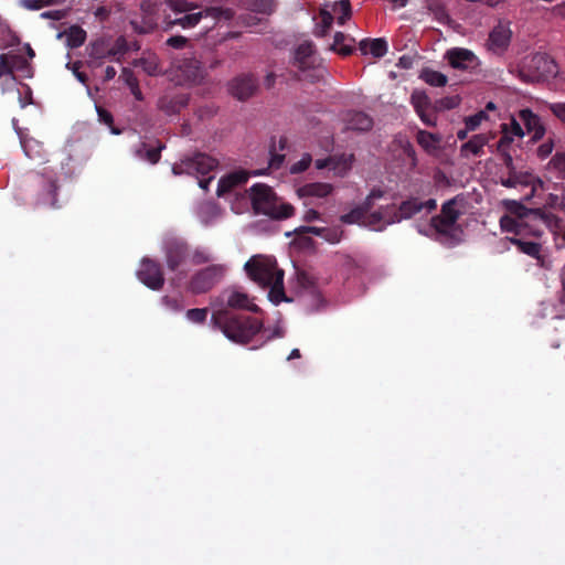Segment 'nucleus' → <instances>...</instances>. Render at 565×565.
Instances as JSON below:
<instances>
[{
    "label": "nucleus",
    "mask_w": 565,
    "mask_h": 565,
    "mask_svg": "<svg viewBox=\"0 0 565 565\" xmlns=\"http://www.w3.org/2000/svg\"><path fill=\"white\" fill-rule=\"evenodd\" d=\"M247 276L259 287L268 289V298L278 305L287 301L284 289V270L271 256L254 255L244 265Z\"/></svg>",
    "instance_id": "1"
},
{
    "label": "nucleus",
    "mask_w": 565,
    "mask_h": 565,
    "mask_svg": "<svg viewBox=\"0 0 565 565\" xmlns=\"http://www.w3.org/2000/svg\"><path fill=\"white\" fill-rule=\"evenodd\" d=\"M214 330L221 331L230 341L238 344L249 342L263 328L259 320L250 317L230 315L225 310H215L210 320Z\"/></svg>",
    "instance_id": "2"
},
{
    "label": "nucleus",
    "mask_w": 565,
    "mask_h": 565,
    "mask_svg": "<svg viewBox=\"0 0 565 565\" xmlns=\"http://www.w3.org/2000/svg\"><path fill=\"white\" fill-rule=\"evenodd\" d=\"M249 199L256 214L282 220L290 217L295 212L291 204L277 198L273 189L264 183H256L249 188Z\"/></svg>",
    "instance_id": "3"
},
{
    "label": "nucleus",
    "mask_w": 565,
    "mask_h": 565,
    "mask_svg": "<svg viewBox=\"0 0 565 565\" xmlns=\"http://www.w3.org/2000/svg\"><path fill=\"white\" fill-rule=\"evenodd\" d=\"M216 166L217 161L211 156L205 153H196L193 157L182 159L180 162L174 163L172 167V172L175 175H194L198 179L199 186L206 191L214 177L210 175L204 178V175L213 171Z\"/></svg>",
    "instance_id": "4"
},
{
    "label": "nucleus",
    "mask_w": 565,
    "mask_h": 565,
    "mask_svg": "<svg viewBox=\"0 0 565 565\" xmlns=\"http://www.w3.org/2000/svg\"><path fill=\"white\" fill-rule=\"evenodd\" d=\"M557 65L546 54H533L522 60L515 71L518 77L524 83H534L554 76Z\"/></svg>",
    "instance_id": "5"
},
{
    "label": "nucleus",
    "mask_w": 565,
    "mask_h": 565,
    "mask_svg": "<svg viewBox=\"0 0 565 565\" xmlns=\"http://www.w3.org/2000/svg\"><path fill=\"white\" fill-rule=\"evenodd\" d=\"M162 252L164 263L169 270L175 273L173 282L182 280L188 271L184 269L190 256V246L188 243L178 237H169L163 241Z\"/></svg>",
    "instance_id": "6"
},
{
    "label": "nucleus",
    "mask_w": 565,
    "mask_h": 565,
    "mask_svg": "<svg viewBox=\"0 0 565 565\" xmlns=\"http://www.w3.org/2000/svg\"><path fill=\"white\" fill-rule=\"evenodd\" d=\"M226 273L225 264H210L192 275L188 289L196 295L207 292L224 278Z\"/></svg>",
    "instance_id": "7"
},
{
    "label": "nucleus",
    "mask_w": 565,
    "mask_h": 565,
    "mask_svg": "<svg viewBox=\"0 0 565 565\" xmlns=\"http://www.w3.org/2000/svg\"><path fill=\"white\" fill-rule=\"evenodd\" d=\"M465 199L457 195L445 202L438 216L433 217L434 227L439 232L447 234L455 227L457 220L463 213Z\"/></svg>",
    "instance_id": "8"
},
{
    "label": "nucleus",
    "mask_w": 565,
    "mask_h": 565,
    "mask_svg": "<svg viewBox=\"0 0 565 565\" xmlns=\"http://www.w3.org/2000/svg\"><path fill=\"white\" fill-rule=\"evenodd\" d=\"M384 196V191L381 189H373L370 194L365 198L363 203L349 213L341 216V221L347 224H359L369 227V214L370 210L374 206L375 201L381 200Z\"/></svg>",
    "instance_id": "9"
},
{
    "label": "nucleus",
    "mask_w": 565,
    "mask_h": 565,
    "mask_svg": "<svg viewBox=\"0 0 565 565\" xmlns=\"http://www.w3.org/2000/svg\"><path fill=\"white\" fill-rule=\"evenodd\" d=\"M138 279L152 290H159L164 284L160 265L149 258H142L137 270Z\"/></svg>",
    "instance_id": "10"
},
{
    "label": "nucleus",
    "mask_w": 565,
    "mask_h": 565,
    "mask_svg": "<svg viewBox=\"0 0 565 565\" xmlns=\"http://www.w3.org/2000/svg\"><path fill=\"white\" fill-rule=\"evenodd\" d=\"M25 70L26 74L30 73V66L25 60L15 54L0 55V81L2 84H14V72Z\"/></svg>",
    "instance_id": "11"
},
{
    "label": "nucleus",
    "mask_w": 565,
    "mask_h": 565,
    "mask_svg": "<svg viewBox=\"0 0 565 565\" xmlns=\"http://www.w3.org/2000/svg\"><path fill=\"white\" fill-rule=\"evenodd\" d=\"M445 57L451 67L457 70H473L480 64L479 58L468 49L454 47L446 52Z\"/></svg>",
    "instance_id": "12"
},
{
    "label": "nucleus",
    "mask_w": 565,
    "mask_h": 565,
    "mask_svg": "<svg viewBox=\"0 0 565 565\" xmlns=\"http://www.w3.org/2000/svg\"><path fill=\"white\" fill-rule=\"evenodd\" d=\"M518 116L525 127V134L531 136V141L536 142L543 139L546 128L539 115L529 108H524L519 111Z\"/></svg>",
    "instance_id": "13"
},
{
    "label": "nucleus",
    "mask_w": 565,
    "mask_h": 565,
    "mask_svg": "<svg viewBox=\"0 0 565 565\" xmlns=\"http://www.w3.org/2000/svg\"><path fill=\"white\" fill-rule=\"evenodd\" d=\"M369 227L374 231H382L386 226L398 223L397 206L387 204L369 214Z\"/></svg>",
    "instance_id": "14"
},
{
    "label": "nucleus",
    "mask_w": 565,
    "mask_h": 565,
    "mask_svg": "<svg viewBox=\"0 0 565 565\" xmlns=\"http://www.w3.org/2000/svg\"><path fill=\"white\" fill-rule=\"evenodd\" d=\"M224 14L226 19H230L232 18L233 13L230 9H226V10H222V9H218V8H207L206 10L204 11H200V12H195V13H189V14H185L181 18H178V19H174L173 21H170L168 23V28H171L172 25L174 24H179L181 25L183 29H190V28H194L195 25L199 24V22L201 21V19L205 15V17H220Z\"/></svg>",
    "instance_id": "15"
},
{
    "label": "nucleus",
    "mask_w": 565,
    "mask_h": 565,
    "mask_svg": "<svg viewBox=\"0 0 565 565\" xmlns=\"http://www.w3.org/2000/svg\"><path fill=\"white\" fill-rule=\"evenodd\" d=\"M436 206L437 203L434 199H429L427 201H419L418 199L406 200L397 206L398 223L419 214L422 211L429 213L435 210Z\"/></svg>",
    "instance_id": "16"
},
{
    "label": "nucleus",
    "mask_w": 565,
    "mask_h": 565,
    "mask_svg": "<svg viewBox=\"0 0 565 565\" xmlns=\"http://www.w3.org/2000/svg\"><path fill=\"white\" fill-rule=\"evenodd\" d=\"M511 244L518 247V249L536 259L537 264L541 267L548 268L551 265L550 259L542 253L543 247L542 244L531 241H525L519 237H508L507 238Z\"/></svg>",
    "instance_id": "17"
},
{
    "label": "nucleus",
    "mask_w": 565,
    "mask_h": 565,
    "mask_svg": "<svg viewBox=\"0 0 565 565\" xmlns=\"http://www.w3.org/2000/svg\"><path fill=\"white\" fill-rule=\"evenodd\" d=\"M256 87V79L252 75L237 76L227 84L228 93L239 100L253 96Z\"/></svg>",
    "instance_id": "18"
},
{
    "label": "nucleus",
    "mask_w": 565,
    "mask_h": 565,
    "mask_svg": "<svg viewBox=\"0 0 565 565\" xmlns=\"http://www.w3.org/2000/svg\"><path fill=\"white\" fill-rule=\"evenodd\" d=\"M499 223L501 230L507 233H514L515 235L529 234L535 237L542 235V231L534 228L527 221H521L509 214L501 216Z\"/></svg>",
    "instance_id": "19"
},
{
    "label": "nucleus",
    "mask_w": 565,
    "mask_h": 565,
    "mask_svg": "<svg viewBox=\"0 0 565 565\" xmlns=\"http://www.w3.org/2000/svg\"><path fill=\"white\" fill-rule=\"evenodd\" d=\"M520 119L515 117H511L510 122L501 125L502 137L498 142V150L503 154L508 153L507 149L513 142L514 138H523L525 136V130L521 126Z\"/></svg>",
    "instance_id": "20"
},
{
    "label": "nucleus",
    "mask_w": 565,
    "mask_h": 565,
    "mask_svg": "<svg viewBox=\"0 0 565 565\" xmlns=\"http://www.w3.org/2000/svg\"><path fill=\"white\" fill-rule=\"evenodd\" d=\"M262 173V171H253L249 173L243 170L228 173L218 180L216 190L217 195L223 196L233 191L236 186L246 183L250 175H258Z\"/></svg>",
    "instance_id": "21"
},
{
    "label": "nucleus",
    "mask_w": 565,
    "mask_h": 565,
    "mask_svg": "<svg viewBox=\"0 0 565 565\" xmlns=\"http://www.w3.org/2000/svg\"><path fill=\"white\" fill-rule=\"evenodd\" d=\"M512 31L508 24H498L489 34L488 49L493 53H502L510 44Z\"/></svg>",
    "instance_id": "22"
},
{
    "label": "nucleus",
    "mask_w": 565,
    "mask_h": 565,
    "mask_svg": "<svg viewBox=\"0 0 565 565\" xmlns=\"http://www.w3.org/2000/svg\"><path fill=\"white\" fill-rule=\"evenodd\" d=\"M504 162L509 169V175L501 180V184L505 188H515L518 185H530L535 180L534 175L530 172H518L513 166V159L510 153H504Z\"/></svg>",
    "instance_id": "23"
},
{
    "label": "nucleus",
    "mask_w": 565,
    "mask_h": 565,
    "mask_svg": "<svg viewBox=\"0 0 565 565\" xmlns=\"http://www.w3.org/2000/svg\"><path fill=\"white\" fill-rule=\"evenodd\" d=\"M295 64L301 70L306 71L312 67L316 63V50L313 43L305 41L300 43L295 50Z\"/></svg>",
    "instance_id": "24"
},
{
    "label": "nucleus",
    "mask_w": 565,
    "mask_h": 565,
    "mask_svg": "<svg viewBox=\"0 0 565 565\" xmlns=\"http://www.w3.org/2000/svg\"><path fill=\"white\" fill-rule=\"evenodd\" d=\"M182 76L190 83H200L204 77L201 62L194 57L185 58L178 65Z\"/></svg>",
    "instance_id": "25"
},
{
    "label": "nucleus",
    "mask_w": 565,
    "mask_h": 565,
    "mask_svg": "<svg viewBox=\"0 0 565 565\" xmlns=\"http://www.w3.org/2000/svg\"><path fill=\"white\" fill-rule=\"evenodd\" d=\"M224 296H226V305L230 308L234 309H244L252 312H257L258 307L255 305L248 297L247 294L239 291V290H228L224 292Z\"/></svg>",
    "instance_id": "26"
},
{
    "label": "nucleus",
    "mask_w": 565,
    "mask_h": 565,
    "mask_svg": "<svg viewBox=\"0 0 565 565\" xmlns=\"http://www.w3.org/2000/svg\"><path fill=\"white\" fill-rule=\"evenodd\" d=\"M489 142L486 134L473 135L467 142L460 147V154L463 158L483 154V148Z\"/></svg>",
    "instance_id": "27"
},
{
    "label": "nucleus",
    "mask_w": 565,
    "mask_h": 565,
    "mask_svg": "<svg viewBox=\"0 0 565 565\" xmlns=\"http://www.w3.org/2000/svg\"><path fill=\"white\" fill-rule=\"evenodd\" d=\"M502 204L510 213L509 215H512L521 221L529 220L530 222L535 223V212H537V209H529L515 200H504Z\"/></svg>",
    "instance_id": "28"
},
{
    "label": "nucleus",
    "mask_w": 565,
    "mask_h": 565,
    "mask_svg": "<svg viewBox=\"0 0 565 565\" xmlns=\"http://www.w3.org/2000/svg\"><path fill=\"white\" fill-rule=\"evenodd\" d=\"M535 222L543 223L554 235L555 239L563 233V220L553 213L537 209V212H535Z\"/></svg>",
    "instance_id": "29"
},
{
    "label": "nucleus",
    "mask_w": 565,
    "mask_h": 565,
    "mask_svg": "<svg viewBox=\"0 0 565 565\" xmlns=\"http://www.w3.org/2000/svg\"><path fill=\"white\" fill-rule=\"evenodd\" d=\"M345 129L353 131H366L372 127V119L364 113L361 111H350L347 114L345 119Z\"/></svg>",
    "instance_id": "30"
},
{
    "label": "nucleus",
    "mask_w": 565,
    "mask_h": 565,
    "mask_svg": "<svg viewBox=\"0 0 565 565\" xmlns=\"http://www.w3.org/2000/svg\"><path fill=\"white\" fill-rule=\"evenodd\" d=\"M359 47L363 54H371L374 57H382L387 53V43L382 38L362 40Z\"/></svg>",
    "instance_id": "31"
},
{
    "label": "nucleus",
    "mask_w": 565,
    "mask_h": 565,
    "mask_svg": "<svg viewBox=\"0 0 565 565\" xmlns=\"http://www.w3.org/2000/svg\"><path fill=\"white\" fill-rule=\"evenodd\" d=\"M411 100L420 119L428 126L435 125L433 119H425V111L430 105L428 96L422 90H414L412 93Z\"/></svg>",
    "instance_id": "32"
},
{
    "label": "nucleus",
    "mask_w": 565,
    "mask_h": 565,
    "mask_svg": "<svg viewBox=\"0 0 565 565\" xmlns=\"http://www.w3.org/2000/svg\"><path fill=\"white\" fill-rule=\"evenodd\" d=\"M441 138L431 132L419 130L417 132V142L428 153H436L439 150Z\"/></svg>",
    "instance_id": "33"
},
{
    "label": "nucleus",
    "mask_w": 565,
    "mask_h": 565,
    "mask_svg": "<svg viewBox=\"0 0 565 565\" xmlns=\"http://www.w3.org/2000/svg\"><path fill=\"white\" fill-rule=\"evenodd\" d=\"M353 154H342L340 157L329 158L331 170L339 177L345 175L352 168Z\"/></svg>",
    "instance_id": "34"
},
{
    "label": "nucleus",
    "mask_w": 565,
    "mask_h": 565,
    "mask_svg": "<svg viewBox=\"0 0 565 565\" xmlns=\"http://www.w3.org/2000/svg\"><path fill=\"white\" fill-rule=\"evenodd\" d=\"M354 40L343 34L342 32H337L334 34L333 44L330 46L331 51L338 52L339 54L347 56L353 51Z\"/></svg>",
    "instance_id": "35"
},
{
    "label": "nucleus",
    "mask_w": 565,
    "mask_h": 565,
    "mask_svg": "<svg viewBox=\"0 0 565 565\" xmlns=\"http://www.w3.org/2000/svg\"><path fill=\"white\" fill-rule=\"evenodd\" d=\"M215 259L213 252L207 247L190 248L189 262L194 266L210 264Z\"/></svg>",
    "instance_id": "36"
},
{
    "label": "nucleus",
    "mask_w": 565,
    "mask_h": 565,
    "mask_svg": "<svg viewBox=\"0 0 565 565\" xmlns=\"http://www.w3.org/2000/svg\"><path fill=\"white\" fill-rule=\"evenodd\" d=\"M64 36L66 45L72 49L82 46L86 41V32L78 25L71 26Z\"/></svg>",
    "instance_id": "37"
},
{
    "label": "nucleus",
    "mask_w": 565,
    "mask_h": 565,
    "mask_svg": "<svg viewBox=\"0 0 565 565\" xmlns=\"http://www.w3.org/2000/svg\"><path fill=\"white\" fill-rule=\"evenodd\" d=\"M420 78L430 86L434 87H443L447 84L448 78L445 74L434 71L430 68H425L420 73Z\"/></svg>",
    "instance_id": "38"
},
{
    "label": "nucleus",
    "mask_w": 565,
    "mask_h": 565,
    "mask_svg": "<svg viewBox=\"0 0 565 565\" xmlns=\"http://www.w3.org/2000/svg\"><path fill=\"white\" fill-rule=\"evenodd\" d=\"M19 42L17 34L10 29L8 23L0 18V49L12 46Z\"/></svg>",
    "instance_id": "39"
},
{
    "label": "nucleus",
    "mask_w": 565,
    "mask_h": 565,
    "mask_svg": "<svg viewBox=\"0 0 565 565\" xmlns=\"http://www.w3.org/2000/svg\"><path fill=\"white\" fill-rule=\"evenodd\" d=\"M135 64L140 66L150 76H156L160 73L158 57L154 55L143 56L136 61Z\"/></svg>",
    "instance_id": "40"
},
{
    "label": "nucleus",
    "mask_w": 565,
    "mask_h": 565,
    "mask_svg": "<svg viewBox=\"0 0 565 565\" xmlns=\"http://www.w3.org/2000/svg\"><path fill=\"white\" fill-rule=\"evenodd\" d=\"M332 10L338 14L337 22L340 25H343L352 15V9L349 0L334 2Z\"/></svg>",
    "instance_id": "41"
},
{
    "label": "nucleus",
    "mask_w": 565,
    "mask_h": 565,
    "mask_svg": "<svg viewBox=\"0 0 565 565\" xmlns=\"http://www.w3.org/2000/svg\"><path fill=\"white\" fill-rule=\"evenodd\" d=\"M21 145L25 156L29 157L30 159H36L42 157V145L38 140L33 138L21 139Z\"/></svg>",
    "instance_id": "42"
},
{
    "label": "nucleus",
    "mask_w": 565,
    "mask_h": 565,
    "mask_svg": "<svg viewBox=\"0 0 565 565\" xmlns=\"http://www.w3.org/2000/svg\"><path fill=\"white\" fill-rule=\"evenodd\" d=\"M303 191L311 196L324 198L332 192V186L328 183H312L307 185Z\"/></svg>",
    "instance_id": "43"
},
{
    "label": "nucleus",
    "mask_w": 565,
    "mask_h": 565,
    "mask_svg": "<svg viewBox=\"0 0 565 565\" xmlns=\"http://www.w3.org/2000/svg\"><path fill=\"white\" fill-rule=\"evenodd\" d=\"M62 0H19V4L26 10H40L45 7L60 4Z\"/></svg>",
    "instance_id": "44"
},
{
    "label": "nucleus",
    "mask_w": 565,
    "mask_h": 565,
    "mask_svg": "<svg viewBox=\"0 0 565 565\" xmlns=\"http://www.w3.org/2000/svg\"><path fill=\"white\" fill-rule=\"evenodd\" d=\"M333 23V15L328 11L321 12V23L316 26L315 35L316 36H326L329 32L331 25Z\"/></svg>",
    "instance_id": "45"
},
{
    "label": "nucleus",
    "mask_w": 565,
    "mask_h": 565,
    "mask_svg": "<svg viewBox=\"0 0 565 565\" xmlns=\"http://www.w3.org/2000/svg\"><path fill=\"white\" fill-rule=\"evenodd\" d=\"M167 6L177 13H185L198 8L195 3L186 0H166Z\"/></svg>",
    "instance_id": "46"
},
{
    "label": "nucleus",
    "mask_w": 565,
    "mask_h": 565,
    "mask_svg": "<svg viewBox=\"0 0 565 565\" xmlns=\"http://www.w3.org/2000/svg\"><path fill=\"white\" fill-rule=\"evenodd\" d=\"M218 214V209L211 203L202 205L199 211V217L204 224H209L213 218L217 217Z\"/></svg>",
    "instance_id": "47"
},
{
    "label": "nucleus",
    "mask_w": 565,
    "mask_h": 565,
    "mask_svg": "<svg viewBox=\"0 0 565 565\" xmlns=\"http://www.w3.org/2000/svg\"><path fill=\"white\" fill-rule=\"evenodd\" d=\"M209 310L206 308L189 309L185 312V318L192 323H204L207 318Z\"/></svg>",
    "instance_id": "48"
},
{
    "label": "nucleus",
    "mask_w": 565,
    "mask_h": 565,
    "mask_svg": "<svg viewBox=\"0 0 565 565\" xmlns=\"http://www.w3.org/2000/svg\"><path fill=\"white\" fill-rule=\"evenodd\" d=\"M161 303L166 310L171 312H180L184 308L182 301L179 298H172L169 296H163L161 298Z\"/></svg>",
    "instance_id": "49"
},
{
    "label": "nucleus",
    "mask_w": 565,
    "mask_h": 565,
    "mask_svg": "<svg viewBox=\"0 0 565 565\" xmlns=\"http://www.w3.org/2000/svg\"><path fill=\"white\" fill-rule=\"evenodd\" d=\"M486 119H488V115L483 110H481L472 116L467 117L465 120L467 130L477 129L481 125V122Z\"/></svg>",
    "instance_id": "50"
},
{
    "label": "nucleus",
    "mask_w": 565,
    "mask_h": 565,
    "mask_svg": "<svg viewBox=\"0 0 565 565\" xmlns=\"http://www.w3.org/2000/svg\"><path fill=\"white\" fill-rule=\"evenodd\" d=\"M548 166L556 170L562 178H565V156L556 153L550 161Z\"/></svg>",
    "instance_id": "51"
},
{
    "label": "nucleus",
    "mask_w": 565,
    "mask_h": 565,
    "mask_svg": "<svg viewBox=\"0 0 565 565\" xmlns=\"http://www.w3.org/2000/svg\"><path fill=\"white\" fill-rule=\"evenodd\" d=\"M324 241L337 244L342 238V232L339 228H326L323 227V233L321 236Z\"/></svg>",
    "instance_id": "52"
},
{
    "label": "nucleus",
    "mask_w": 565,
    "mask_h": 565,
    "mask_svg": "<svg viewBox=\"0 0 565 565\" xmlns=\"http://www.w3.org/2000/svg\"><path fill=\"white\" fill-rule=\"evenodd\" d=\"M554 140L552 138H548L545 142L540 145L536 149V154L540 159H546L554 149Z\"/></svg>",
    "instance_id": "53"
},
{
    "label": "nucleus",
    "mask_w": 565,
    "mask_h": 565,
    "mask_svg": "<svg viewBox=\"0 0 565 565\" xmlns=\"http://www.w3.org/2000/svg\"><path fill=\"white\" fill-rule=\"evenodd\" d=\"M310 163H311V156L308 153H305L299 161H297L296 163H294L290 167V172L291 173H300V172L305 171L310 166Z\"/></svg>",
    "instance_id": "54"
},
{
    "label": "nucleus",
    "mask_w": 565,
    "mask_h": 565,
    "mask_svg": "<svg viewBox=\"0 0 565 565\" xmlns=\"http://www.w3.org/2000/svg\"><path fill=\"white\" fill-rule=\"evenodd\" d=\"M100 47H102V44H99V43L93 44L92 51L89 53V57L93 60H102L106 56H111L115 54V52L113 50H108L107 52H104L103 50H100Z\"/></svg>",
    "instance_id": "55"
},
{
    "label": "nucleus",
    "mask_w": 565,
    "mask_h": 565,
    "mask_svg": "<svg viewBox=\"0 0 565 565\" xmlns=\"http://www.w3.org/2000/svg\"><path fill=\"white\" fill-rule=\"evenodd\" d=\"M120 77L124 81V83L129 87V89L139 84L137 77L129 68H124Z\"/></svg>",
    "instance_id": "56"
},
{
    "label": "nucleus",
    "mask_w": 565,
    "mask_h": 565,
    "mask_svg": "<svg viewBox=\"0 0 565 565\" xmlns=\"http://www.w3.org/2000/svg\"><path fill=\"white\" fill-rule=\"evenodd\" d=\"M551 111L565 122V103H554L550 106Z\"/></svg>",
    "instance_id": "57"
},
{
    "label": "nucleus",
    "mask_w": 565,
    "mask_h": 565,
    "mask_svg": "<svg viewBox=\"0 0 565 565\" xmlns=\"http://www.w3.org/2000/svg\"><path fill=\"white\" fill-rule=\"evenodd\" d=\"M40 17L42 19H51L54 21H58L65 17V11H63V10L45 11V12H42Z\"/></svg>",
    "instance_id": "58"
},
{
    "label": "nucleus",
    "mask_w": 565,
    "mask_h": 565,
    "mask_svg": "<svg viewBox=\"0 0 565 565\" xmlns=\"http://www.w3.org/2000/svg\"><path fill=\"white\" fill-rule=\"evenodd\" d=\"M186 39L181 35L171 36L167 40V44L174 49H181L185 45Z\"/></svg>",
    "instance_id": "59"
},
{
    "label": "nucleus",
    "mask_w": 565,
    "mask_h": 565,
    "mask_svg": "<svg viewBox=\"0 0 565 565\" xmlns=\"http://www.w3.org/2000/svg\"><path fill=\"white\" fill-rule=\"evenodd\" d=\"M96 110H97L99 120L108 126H111V124L114 121L111 114L102 107H96Z\"/></svg>",
    "instance_id": "60"
},
{
    "label": "nucleus",
    "mask_w": 565,
    "mask_h": 565,
    "mask_svg": "<svg viewBox=\"0 0 565 565\" xmlns=\"http://www.w3.org/2000/svg\"><path fill=\"white\" fill-rule=\"evenodd\" d=\"M297 232H306V233H311L313 235H317V236H322V233H323V227H318V226H301L299 228L296 230Z\"/></svg>",
    "instance_id": "61"
},
{
    "label": "nucleus",
    "mask_w": 565,
    "mask_h": 565,
    "mask_svg": "<svg viewBox=\"0 0 565 565\" xmlns=\"http://www.w3.org/2000/svg\"><path fill=\"white\" fill-rule=\"evenodd\" d=\"M79 66H81V63L79 62H76L72 65L71 70L73 72V74L75 75V77L83 84H85L86 82V75L82 72H79Z\"/></svg>",
    "instance_id": "62"
},
{
    "label": "nucleus",
    "mask_w": 565,
    "mask_h": 565,
    "mask_svg": "<svg viewBox=\"0 0 565 565\" xmlns=\"http://www.w3.org/2000/svg\"><path fill=\"white\" fill-rule=\"evenodd\" d=\"M561 196L556 194H548L546 204L553 209H559Z\"/></svg>",
    "instance_id": "63"
},
{
    "label": "nucleus",
    "mask_w": 565,
    "mask_h": 565,
    "mask_svg": "<svg viewBox=\"0 0 565 565\" xmlns=\"http://www.w3.org/2000/svg\"><path fill=\"white\" fill-rule=\"evenodd\" d=\"M284 161V156L275 154L269 160V168L278 169Z\"/></svg>",
    "instance_id": "64"
}]
</instances>
